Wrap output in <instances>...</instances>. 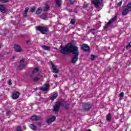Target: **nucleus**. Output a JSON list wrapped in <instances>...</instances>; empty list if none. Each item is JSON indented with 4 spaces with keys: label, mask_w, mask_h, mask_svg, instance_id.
<instances>
[{
    "label": "nucleus",
    "mask_w": 131,
    "mask_h": 131,
    "mask_svg": "<svg viewBox=\"0 0 131 131\" xmlns=\"http://www.w3.org/2000/svg\"><path fill=\"white\" fill-rule=\"evenodd\" d=\"M28 10H29V8L27 7L25 8V10L23 13V16L24 17H27V13L28 12Z\"/></svg>",
    "instance_id": "nucleus-20"
},
{
    "label": "nucleus",
    "mask_w": 131,
    "mask_h": 131,
    "mask_svg": "<svg viewBox=\"0 0 131 131\" xmlns=\"http://www.w3.org/2000/svg\"><path fill=\"white\" fill-rule=\"evenodd\" d=\"M1 3H8L9 2L8 0H0Z\"/></svg>",
    "instance_id": "nucleus-39"
},
{
    "label": "nucleus",
    "mask_w": 131,
    "mask_h": 131,
    "mask_svg": "<svg viewBox=\"0 0 131 131\" xmlns=\"http://www.w3.org/2000/svg\"><path fill=\"white\" fill-rule=\"evenodd\" d=\"M66 103V102L65 100L56 102L55 105L53 106V112H59L60 110V107H61V106L64 108H66V105H65Z\"/></svg>",
    "instance_id": "nucleus-2"
},
{
    "label": "nucleus",
    "mask_w": 131,
    "mask_h": 131,
    "mask_svg": "<svg viewBox=\"0 0 131 131\" xmlns=\"http://www.w3.org/2000/svg\"><path fill=\"white\" fill-rule=\"evenodd\" d=\"M14 49L16 53H20V52H22V48H21L20 46L18 44H14Z\"/></svg>",
    "instance_id": "nucleus-6"
},
{
    "label": "nucleus",
    "mask_w": 131,
    "mask_h": 131,
    "mask_svg": "<svg viewBox=\"0 0 131 131\" xmlns=\"http://www.w3.org/2000/svg\"><path fill=\"white\" fill-rule=\"evenodd\" d=\"M25 67V64H20L17 67V70H22Z\"/></svg>",
    "instance_id": "nucleus-22"
},
{
    "label": "nucleus",
    "mask_w": 131,
    "mask_h": 131,
    "mask_svg": "<svg viewBox=\"0 0 131 131\" xmlns=\"http://www.w3.org/2000/svg\"><path fill=\"white\" fill-rule=\"evenodd\" d=\"M96 57H97V55H91V59L92 60V61H94V60H95V59L96 58Z\"/></svg>",
    "instance_id": "nucleus-31"
},
{
    "label": "nucleus",
    "mask_w": 131,
    "mask_h": 131,
    "mask_svg": "<svg viewBox=\"0 0 131 131\" xmlns=\"http://www.w3.org/2000/svg\"><path fill=\"white\" fill-rule=\"evenodd\" d=\"M87 131H92V129H89L88 130H87Z\"/></svg>",
    "instance_id": "nucleus-49"
},
{
    "label": "nucleus",
    "mask_w": 131,
    "mask_h": 131,
    "mask_svg": "<svg viewBox=\"0 0 131 131\" xmlns=\"http://www.w3.org/2000/svg\"><path fill=\"white\" fill-rule=\"evenodd\" d=\"M58 77V75H57V74L54 75V77L55 78H56V77Z\"/></svg>",
    "instance_id": "nucleus-48"
},
{
    "label": "nucleus",
    "mask_w": 131,
    "mask_h": 131,
    "mask_svg": "<svg viewBox=\"0 0 131 131\" xmlns=\"http://www.w3.org/2000/svg\"><path fill=\"white\" fill-rule=\"evenodd\" d=\"M41 48L45 50V51H51V47L47 46V45H42L41 46Z\"/></svg>",
    "instance_id": "nucleus-15"
},
{
    "label": "nucleus",
    "mask_w": 131,
    "mask_h": 131,
    "mask_svg": "<svg viewBox=\"0 0 131 131\" xmlns=\"http://www.w3.org/2000/svg\"><path fill=\"white\" fill-rule=\"evenodd\" d=\"M16 131H22V129L21 128V126H18L16 128Z\"/></svg>",
    "instance_id": "nucleus-37"
},
{
    "label": "nucleus",
    "mask_w": 131,
    "mask_h": 131,
    "mask_svg": "<svg viewBox=\"0 0 131 131\" xmlns=\"http://www.w3.org/2000/svg\"><path fill=\"white\" fill-rule=\"evenodd\" d=\"M81 49L84 52H88L90 51V46L88 45V44L83 43L82 45Z\"/></svg>",
    "instance_id": "nucleus-9"
},
{
    "label": "nucleus",
    "mask_w": 131,
    "mask_h": 131,
    "mask_svg": "<svg viewBox=\"0 0 131 131\" xmlns=\"http://www.w3.org/2000/svg\"><path fill=\"white\" fill-rule=\"evenodd\" d=\"M52 69L53 70H54L55 69H56L57 68H56V66H55L54 64L52 63Z\"/></svg>",
    "instance_id": "nucleus-41"
},
{
    "label": "nucleus",
    "mask_w": 131,
    "mask_h": 131,
    "mask_svg": "<svg viewBox=\"0 0 131 131\" xmlns=\"http://www.w3.org/2000/svg\"><path fill=\"white\" fill-rule=\"evenodd\" d=\"M42 11V9L40 7L38 8L37 9V11L36 12V15H39V14H40V13H41Z\"/></svg>",
    "instance_id": "nucleus-23"
},
{
    "label": "nucleus",
    "mask_w": 131,
    "mask_h": 131,
    "mask_svg": "<svg viewBox=\"0 0 131 131\" xmlns=\"http://www.w3.org/2000/svg\"><path fill=\"white\" fill-rule=\"evenodd\" d=\"M27 45H32V43H31V41H27Z\"/></svg>",
    "instance_id": "nucleus-43"
},
{
    "label": "nucleus",
    "mask_w": 131,
    "mask_h": 131,
    "mask_svg": "<svg viewBox=\"0 0 131 131\" xmlns=\"http://www.w3.org/2000/svg\"><path fill=\"white\" fill-rule=\"evenodd\" d=\"M74 4H75V0H69L67 5L68 7H70V5H73Z\"/></svg>",
    "instance_id": "nucleus-18"
},
{
    "label": "nucleus",
    "mask_w": 131,
    "mask_h": 131,
    "mask_svg": "<svg viewBox=\"0 0 131 131\" xmlns=\"http://www.w3.org/2000/svg\"><path fill=\"white\" fill-rule=\"evenodd\" d=\"M70 23H71V24H73V25H74V24H75V19L72 18V19L71 20Z\"/></svg>",
    "instance_id": "nucleus-32"
},
{
    "label": "nucleus",
    "mask_w": 131,
    "mask_h": 131,
    "mask_svg": "<svg viewBox=\"0 0 131 131\" xmlns=\"http://www.w3.org/2000/svg\"><path fill=\"white\" fill-rule=\"evenodd\" d=\"M121 5H122V1L118 3V7H121Z\"/></svg>",
    "instance_id": "nucleus-40"
},
{
    "label": "nucleus",
    "mask_w": 131,
    "mask_h": 131,
    "mask_svg": "<svg viewBox=\"0 0 131 131\" xmlns=\"http://www.w3.org/2000/svg\"><path fill=\"white\" fill-rule=\"evenodd\" d=\"M49 9H50V6H49L48 5H46L44 8L43 11H48Z\"/></svg>",
    "instance_id": "nucleus-29"
},
{
    "label": "nucleus",
    "mask_w": 131,
    "mask_h": 131,
    "mask_svg": "<svg viewBox=\"0 0 131 131\" xmlns=\"http://www.w3.org/2000/svg\"><path fill=\"white\" fill-rule=\"evenodd\" d=\"M47 15L46 14H42L40 16V18L41 19H43L44 20H46L47 19Z\"/></svg>",
    "instance_id": "nucleus-27"
},
{
    "label": "nucleus",
    "mask_w": 131,
    "mask_h": 131,
    "mask_svg": "<svg viewBox=\"0 0 131 131\" xmlns=\"http://www.w3.org/2000/svg\"><path fill=\"white\" fill-rule=\"evenodd\" d=\"M49 88L50 85L49 84H45L44 86L41 88V90L43 92H46V91H48V90H49Z\"/></svg>",
    "instance_id": "nucleus-14"
},
{
    "label": "nucleus",
    "mask_w": 131,
    "mask_h": 131,
    "mask_svg": "<svg viewBox=\"0 0 131 131\" xmlns=\"http://www.w3.org/2000/svg\"><path fill=\"white\" fill-rule=\"evenodd\" d=\"M106 119L108 122L111 121V113H108V114L106 115Z\"/></svg>",
    "instance_id": "nucleus-17"
},
{
    "label": "nucleus",
    "mask_w": 131,
    "mask_h": 131,
    "mask_svg": "<svg viewBox=\"0 0 131 131\" xmlns=\"http://www.w3.org/2000/svg\"><path fill=\"white\" fill-rule=\"evenodd\" d=\"M38 125L40 127L41 126V122H39L38 123Z\"/></svg>",
    "instance_id": "nucleus-46"
},
{
    "label": "nucleus",
    "mask_w": 131,
    "mask_h": 131,
    "mask_svg": "<svg viewBox=\"0 0 131 131\" xmlns=\"http://www.w3.org/2000/svg\"><path fill=\"white\" fill-rule=\"evenodd\" d=\"M19 96H20V94L18 92H16L15 93L12 94V98L14 100H16L19 98Z\"/></svg>",
    "instance_id": "nucleus-13"
},
{
    "label": "nucleus",
    "mask_w": 131,
    "mask_h": 131,
    "mask_svg": "<svg viewBox=\"0 0 131 131\" xmlns=\"http://www.w3.org/2000/svg\"><path fill=\"white\" fill-rule=\"evenodd\" d=\"M39 70L38 69V68H36L34 69L33 70V72H32L33 74H34V73H36L38 72Z\"/></svg>",
    "instance_id": "nucleus-30"
},
{
    "label": "nucleus",
    "mask_w": 131,
    "mask_h": 131,
    "mask_svg": "<svg viewBox=\"0 0 131 131\" xmlns=\"http://www.w3.org/2000/svg\"><path fill=\"white\" fill-rule=\"evenodd\" d=\"M58 97V93L57 92H54L53 95L52 97H50V100H52V101H54L55 99Z\"/></svg>",
    "instance_id": "nucleus-16"
},
{
    "label": "nucleus",
    "mask_w": 131,
    "mask_h": 131,
    "mask_svg": "<svg viewBox=\"0 0 131 131\" xmlns=\"http://www.w3.org/2000/svg\"><path fill=\"white\" fill-rule=\"evenodd\" d=\"M6 113L7 116H10L12 114V112L10 110H7Z\"/></svg>",
    "instance_id": "nucleus-24"
},
{
    "label": "nucleus",
    "mask_w": 131,
    "mask_h": 131,
    "mask_svg": "<svg viewBox=\"0 0 131 131\" xmlns=\"http://www.w3.org/2000/svg\"><path fill=\"white\" fill-rule=\"evenodd\" d=\"M55 120H56V117L53 116L51 118L47 120V123H48V124H51V123H52V122H54Z\"/></svg>",
    "instance_id": "nucleus-12"
},
{
    "label": "nucleus",
    "mask_w": 131,
    "mask_h": 131,
    "mask_svg": "<svg viewBox=\"0 0 131 131\" xmlns=\"http://www.w3.org/2000/svg\"><path fill=\"white\" fill-rule=\"evenodd\" d=\"M56 5L60 7L61 6V0H56Z\"/></svg>",
    "instance_id": "nucleus-28"
},
{
    "label": "nucleus",
    "mask_w": 131,
    "mask_h": 131,
    "mask_svg": "<svg viewBox=\"0 0 131 131\" xmlns=\"http://www.w3.org/2000/svg\"><path fill=\"white\" fill-rule=\"evenodd\" d=\"M59 52L63 55H66V46L61 45L59 48Z\"/></svg>",
    "instance_id": "nucleus-8"
},
{
    "label": "nucleus",
    "mask_w": 131,
    "mask_h": 131,
    "mask_svg": "<svg viewBox=\"0 0 131 131\" xmlns=\"http://www.w3.org/2000/svg\"><path fill=\"white\" fill-rule=\"evenodd\" d=\"M74 13H75L76 14H77V10H76V9H75L74 10Z\"/></svg>",
    "instance_id": "nucleus-47"
},
{
    "label": "nucleus",
    "mask_w": 131,
    "mask_h": 131,
    "mask_svg": "<svg viewBox=\"0 0 131 131\" xmlns=\"http://www.w3.org/2000/svg\"><path fill=\"white\" fill-rule=\"evenodd\" d=\"M36 29L41 32L42 34H48L49 33V29L47 27L37 26Z\"/></svg>",
    "instance_id": "nucleus-4"
},
{
    "label": "nucleus",
    "mask_w": 131,
    "mask_h": 131,
    "mask_svg": "<svg viewBox=\"0 0 131 131\" xmlns=\"http://www.w3.org/2000/svg\"><path fill=\"white\" fill-rule=\"evenodd\" d=\"M82 108L83 111L84 112H88V111H90L92 108V104H91L90 102H84L82 103Z\"/></svg>",
    "instance_id": "nucleus-5"
},
{
    "label": "nucleus",
    "mask_w": 131,
    "mask_h": 131,
    "mask_svg": "<svg viewBox=\"0 0 131 131\" xmlns=\"http://www.w3.org/2000/svg\"><path fill=\"white\" fill-rule=\"evenodd\" d=\"M0 12L3 14H6V13H8L7 9H6L5 6L3 5H0Z\"/></svg>",
    "instance_id": "nucleus-10"
},
{
    "label": "nucleus",
    "mask_w": 131,
    "mask_h": 131,
    "mask_svg": "<svg viewBox=\"0 0 131 131\" xmlns=\"http://www.w3.org/2000/svg\"><path fill=\"white\" fill-rule=\"evenodd\" d=\"M0 48H2V46H1V43H0Z\"/></svg>",
    "instance_id": "nucleus-50"
},
{
    "label": "nucleus",
    "mask_w": 131,
    "mask_h": 131,
    "mask_svg": "<svg viewBox=\"0 0 131 131\" xmlns=\"http://www.w3.org/2000/svg\"><path fill=\"white\" fill-rule=\"evenodd\" d=\"M30 127L32 129V130H36V129H37V127L33 125V124H31L30 126Z\"/></svg>",
    "instance_id": "nucleus-21"
},
{
    "label": "nucleus",
    "mask_w": 131,
    "mask_h": 131,
    "mask_svg": "<svg viewBox=\"0 0 131 131\" xmlns=\"http://www.w3.org/2000/svg\"><path fill=\"white\" fill-rule=\"evenodd\" d=\"M8 83L9 85H12V82L11 81V79H9L8 80Z\"/></svg>",
    "instance_id": "nucleus-42"
},
{
    "label": "nucleus",
    "mask_w": 131,
    "mask_h": 131,
    "mask_svg": "<svg viewBox=\"0 0 131 131\" xmlns=\"http://www.w3.org/2000/svg\"><path fill=\"white\" fill-rule=\"evenodd\" d=\"M34 11H35V7H32L31 8V10H30L31 13H34Z\"/></svg>",
    "instance_id": "nucleus-33"
},
{
    "label": "nucleus",
    "mask_w": 131,
    "mask_h": 131,
    "mask_svg": "<svg viewBox=\"0 0 131 131\" xmlns=\"http://www.w3.org/2000/svg\"><path fill=\"white\" fill-rule=\"evenodd\" d=\"M68 11L69 12V13H71L73 12V10L72 9H68Z\"/></svg>",
    "instance_id": "nucleus-45"
},
{
    "label": "nucleus",
    "mask_w": 131,
    "mask_h": 131,
    "mask_svg": "<svg viewBox=\"0 0 131 131\" xmlns=\"http://www.w3.org/2000/svg\"><path fill=\"white\" fill-rule=\"evenodd\" d=\"M54 73H58L59 72V70L58 69H55L53 70Z\"/></svg>",
    "instance_id": "nucleus-38"
},
{
    "label": "nucleus",
    "mask_w": 131,
    "mask_h": 131,
    "mask_svg": "<svg viewBox=\"0 0 131 131\" xmlns=\"http://www.w3.org/2000/svg\"><path fill=\"white\" fill-rule=\"evenodd\" d=\"M118 17L117 14H116L113 18L108 21V22H111V24H112V23H113V22H114V21L117 19Z\"/></svg>",
    "instance_id": "nucleus-19"
},
{
    "label": "nucleus",
    "mask_w": 131,
    "mask_h": 131,
    "mask_svg": "<svg viewBox=\"0 0 131 131\" xmlns=\"http://www.w3.org/2000/svg\"><path fill=\"white\" fill-rule=\"evenodd\" d=\"M120 98H123L124 97V93L121 92L119 95Z\"/></svg>",
    "instance_id": "nucleus-35"
},
{
    "label": "nucleus",
    "mask_w": 131,
    "mask_h": 131,
    "mask_svg": "<svg viewBox=\"0 0 131 131\" xmlns=\"http://www.w3.org/2000/svg\"><path fill=\"white\" fill-rule=\"evenodd\" d=\"M110 24H111V21H108L107 23L105 25V26L104 27V29H107V28H108V27H109V26L110 25Z\"/></svg>",
    "instance_id": "nucleus-25"
},
{
    "label": "nucleus",
    "mask_w": 131,
    "mask_h": 131,
    "mask_svg": "<svg viewBox=\"0 0 131 131\" xmlns=\"http://www.w3.org/2000/svg\"><path fill=\"white\" fill-rule=\"evenodd\" d=\"M42 118H41V117H38L37 116H33L31 117V120H32V121H36L37 120H41Z\"/></svg>",
    "instance_id": "nucleus-11"
},
{
    "label": "nucleus",
    "mask_w": 131,
    "mask_h": 131,
    "mask_svg": "<svg viewBox=\"0 0 131 131\" xmlns=\"http://www.w3.org/2000/svg\"><path fill=\"white\" fill-rule=\"evenodd\" d=\"M20 63L21 64H23V63H24V59H21V60H20Z\"/></svg>",
    "instance_id": "nucleus-44"
},
{
    "label": "nucleus",
    "mask_w": 131,
    "mask_h": 131,
    "mask_svg": "<svg viewBox=\"0 0 131 131\" xmlns=\"http://www.w3.org/2000/svg\"><path fill=\"white\" fill-rule=\"evenodd\" d=\"M72 54L73 57L71 59V63L75 64L78 61V56H79V50L78 47L69 43L66 45V55Z\"/></svg>",
    "instance_id": "nucleus-1"
},
{
    "label": "nucleus",
    "mask_w": 131,
    "mask_h": 131,
    "mask_svg": "<svg viewBox=\"0 0 131 131\" xmlns=\"http://www.w3.org/2000/svg\"><path fill=\"white\" fill-rule=\"evenodd\" d=\"M131 42H129L128 45L126 46V50H128V49H130L131 48V45H130Z\"/></svg>",
    "instance_id": "nucleus-34"
},
{
    "label": "nucleus",
    "mask_w": 131,
    "mask_h": 131,
    "mask_svg": "<svg viewBox=\"0 0 131 131\" xmlns=\"http://www.w3.org/2000/svg\"><path fill=\"white\" fill-rule=\"evenodd\" d=\"M92 3L93 4V5H94L95 8L99 9L100 5H101V2L100 0H92Z\"/></svg>",
    "instance_id": "nucleus-7"
},
{
    "label": "nucleus",
    "mask_w": 131,
    "mask_h": 131,
    "mask_svg": "<svg viewBox=\"0 0 131 131\" xmlns=\"http://www.w3.org/2000/svg\"><path fill=\"white\" fill-rule=\"evenodd\" d=\"M96 30H97V29L93 28L90 30L89 32H91V33H92V34L95 35L96 32L94 31H96Z\"/></svg>",
    "instance_id": "nucleus-26"
},
{
    "label": "nucleus",
    "mask_w": 131,
    "mask_h": 131,
    "mask_svg": "<svg viewBox=\"0 0 131 131\" xmlns=\"http://www.w3.org/2000/svg\"><path fill=\"white\" fill-rule=\"evenodd\" d=\"M131 11V2L128 3L126 5H125L122 11V15L123 16H126L128 14L129 12Z\"/></svg>",
    "instance_id": "nucleus-3"
},
{
    "label": "nucleus",
    "mask_w": 131,
    "mask_h": 131,
    "mask_svg": "<svg viewBox=\"0 0 131 131\" xmlns=\"http://www.w3.org/2000/svg\"><path fill=\"white\" fill-rule=\"evenodd\" d=\"M39 79V78H38V77H35L33 80V81L36 82V81H38Z\"/></svg>",
    "instance_id": "nucleus-36"
}]
</instances>
